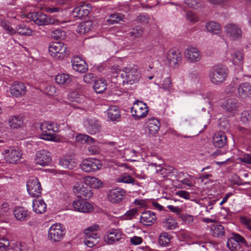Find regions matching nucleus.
I'll use <instances>...</instances> for the list:
<instances>
[{
	"instance_id": "423d86ee",
	"label": "nucleus",
	"mask_w": 251,
	"mask_h": 251,
	"mask_svg": "<svg viewBox=\"0 0 251 251\" xmlns=\"http://www.w3.org/2000/svg\"><path fill=\"white\" fill-rule=\"evenodd\" d=\"M66 234L64 226L60 223H55L49 228L48 232V237L52 242L60 241Z\"/></svg>"
},
{
	"instance_id": "f257e3e1",
	"label": "nucleus",
	"mask_w": 251,
	"mask_h": 251,
	"mask_svg": "<svg viewBox=\"0 0 251 251\" xmlns=\"http://www.w3.org/2000/svg\"><path fill=\"white\" fill-rule=\"evenodd\" d=\"M50 55L54 59L63 60L70 54L68 46L62 42H52L48 47Z\"/></svg>"
},
{
	"instance_id": "ea45409f",
	"label": "nucleus",
	"mask_w": 251,
	"mask_h": 251,
	"mask_svg": "<svg viewBox=\"0 0 251 251\" xmlns=\"http://www.w3.org/2000/svg\"><path fill=\"white\" fill-rule=\"evenodd\" d=\"M9 124L11 127L18 128L24 125L23 118L21 116H14L9 120Z\"/></svg>"
},
{
	"instance_id": "052dcab7",
	"label": "nucleus",
	"mask_w": 251,
	"mask_h": 251,
	"mask_svg": "<svg viewBox=\"0 0 251 251\" xmlns=\"http://www.w3.org/2000/svg\"><path fill=\"white\" fill-rule=\"evenodd\" d=\"M238 246V244L234 240V239L231 237L229 238L227 241V247L231 251H234Z\"/></svg>"
},
{
	"instance_id": "7ed1b4c3",
	"label": "nucleus",
	"mask_w": 251,
	"mask_h": 251,
	"mask_svg": "<svg viewBox=\"0 0 251 251\" xmlns=\"http://www.w3.org/2000/svg\"><path fill=\"white\" fill-rule=\"evenodd\" d=\"M40 130L41 131L40 134L41 139L56 142L61 141L59 136L56 134L57 129L54 126V124L47 122H43L40 125Z\"/></svg>"
},
{
	"instance_id": "4468645a",
	"label": "nucleus",
	"mask_w": 251,
	"mask_h": 251,
	"mask_svg": "<svg viewBox=\"0 0 251 251\" xmlns=\"http://www.w3.org/2000/svg\"><path fill=\"white\" fill-rule=\"evenodd\" d=\"M2 154L5 161L11 164L17 163L22 156V153L19 150L12 148L5 150Z\"/></svg>"
},
{
	"instance_id": "0e129e2a",
	"label": "nucleus",
	"mask_w": 251,
	"mask_h": 251,
	"mask_svg": "<svg viewBox=\"0 0 251 251\" xmlns=\"http://www.w3.org/2000/svg\"><path fill=\"white\" fill-rule=\"evenodd\" d=\"M142 34V29L138 27L133 28L130 32L131 36L133 38H139L141 36Z\"/></svg>"
},
{
	"instance_id": "aec40b11",
	"label": "nucleus",
	"mask_w": 251,
	"mask_h": 251,
	"mask_svg": "<svg viewBox=\"0 0 251 251\" xmlns=\"http://www.w3.org/2000/svg\"><path fill=\"white\" fill-rule=\"evenodd\" d=\"M73 191L78 197L89 199L93 195V192L87 187H85L82 182L75 183L73 187Z\"/></svg>"
},
{
	"instance_id": "f3484780",
	"label": "nucleus",
	"mask_w": 251,
	"mask_h": 251,
	"mask_svg": "<svg viewBox=\"0 0 251 251\" xmlns=\"http://www.w3.org/2000/svg\"><path fill=\"white\" fill-rule=\"evenodd\" d=\"M74 210L82 213H90L94 210L93 204L84 200H77L73 202Z\"/></svg>"
},
{
	"instance_id": "bf43d9fd",
	"label": "nucleus",
	"mask_w": 251,
	"mask_h": 251,
	"mask_svg": "<svg viewBox=\"0 0 251 251\" xmlns=\"http://www.w3.org/2000/svg\"><path fill=\"white\" fill-rule=\"evenodd\" d=\"M181 218L183 222L188 224L192 225L194 223V217L192 215L186 213L183 214L181 216Z\"/></svg>"
},
{
	"instance_id": "8fccbe9b",
	"label": "nucleus",
	"mask_w": 251,
	"mask_h": 251,
	"mask_svg": "<svg viewBox=\"0 0 251 251\" xmlns=\"http://www.w3.org/2000/svg\"><path fill=\"white\" fill-rule=\"evenodd\" d=\"M75 140L77 142L81 144H92L94 143V139L91 137L84 134H78L75 137Z\"/></svg>"
},
{
	"instance_id": "4c0bfd02",
	"label": "nucleus",
	"mask_w": 251,
	"mask_h": 251,
	"mask_svg": "<svg viewBox=\"0 0 251 251\" xmlns=\"http://www.w3.org/2000/svg\"><path fill=\"white\" fill-rule=\"evenodd\" d=\"M210 232L215 237L222 236L225 234V228L218 223L214 224L211 226Z\"/></svg>"
},
{
	"instance_id": "09e8293b",
	"label": "nucleus",
	"mask_w": 251,
	"mask_h": 251,
	"mask_svg": "<svg viewBox=\"0 0 251 251\" xmlns=\"http://www.w3.org/2000/svg\"><path fill=\"white\" fill-rule=\"evenodd\" d=\"M99 236H85L84 242L85 245L88 247L92 248L99 243Z\"/></svg>"
},
{
	"instance_id": "58836bf2",
	"label": "nucleus",
	"mask_w": 251,
	"mask_h": 251,
	"mask_svg": "<svg viewBox=\"0 0 251 251\" xmlns=\"http://www.w3.org/2000/svg\"><path fill=\"white\" fill-rule=\"evenodd\" d=\"M93 28L92 22L87 21L79 24L76 28V31L80 34H84L89 32Z\"/></svg>"
},
{
	"instance_id": "ddd939ff",
	"label": "nucleus",
	"mask_w": 251,
	"mask_h": 251,
	"mask_svg": "<svg viewBox=\"0 0 251 251\" xmlns=\"http://www.w3.org/2000/svg\"><path fill=\"white\" fill-rule=\"evenodd\" d=\"M126 196V191L120 188H115L109 190L106 193L107 201L112 203H119Z\"/></svg>"
},
{
	"instance_id": "2eb2a0df",
	"label": "nucleus",
	"mask_w": 251,
	"mask_h": 251,
	"mask_svg": "<svg viewBox=\"0 0 251 251\" xmlns=\"http://www.w3.org/2000/svg\"><path fill=\"white\" fill-rule=\"evenodd\" d=\"M124 235L119 229H111L105 233L104 241L107 244L112 245L124 238Z\"/></svg>"
},
{
	"instance_id": "79ce46f5",
	"label": "nucleus",
	"mask_w": 251,
	"mask_h": 251,
	"mask_svg": "<svg viewBox=\"0 0 251 251\" xmlns=\"http://www.w3.org/2000/svg\"><path fill=\"white\" fill-rule=\"evenodd\" d=\"M205 27L207 31L215 34H219L222 29L220 25L214 21L207 23Z\"/></svg>"
},
{
	"instance_id": "69168bd1",
	"label": "nucleus",
	"mask_w": 251,
	"mask_h": 251,
	"mask_svg": "<svg viewBox=\"0 0 251 251\" xmlns=\"http://www.w3.org/2000/svg\"><path fill=\"white\" fill-rule=\"evenodd\" d=\"M60 10V7L58 6L50 5L45 8V11L48 13H57Z\"/></svg>"
},
{
	"instance_id": "4be33fe9",
	"label": "nucleus",
	"mask_w": 251,
	"mask_h": 251,
	"mask_svg": "<svg viewBox=\"0 0 251 251\" xmlns=\"http://www.w3.org/2000/svg\"><path fill=\"white\" fill-rule=\"evenodd\" d=\"M9 92L13 97H21L26 94V88L23 82H15L10 86Z\"/></svg>"
},
{
	"instance_id": "1a4fd4ad",
	"label": "nucleus",
	"mask_w": 251,
	"mask_h": 251,
	"mask_svg": "<svg viewBox=\"0 0 251 251\" xmlns=\"http://www.w3.org/2000/svg\"><path fill=\"white\" fill-rule=\"evenodd\" d=\"M159 120L155 117L147 119L144 124V130L146 135L149 137H153L158 132L160 128Z\"/></svg>"
},
{
	"instance_id": "f8f14e48",
	"label": "nucleus",
	"mask_w": 251,
	"mask_h": 251,
	"mask_svg": "<svg viewBox=\"0 0 251 251\" xmlns=\"http://www.w3.org/2000/svg\"><path fill=\"white\" fill-rule=\"evenodd\" d=\"M27 190L32 197L38 198L41 196L42 187L39 179L36 177H31L26 182Z\"/></svg>"
},
{
	"instance_id": "774afa93",
	"label": "nucleus",
	"mask_w": 251,
	"mask_h": 251,
	"mask_svg": "<svg viewBox=\"0 0 251 251\" xmlns=\"http://www.w3.org/2000/svg\"><path fill=\"white\" fill-rule=\"evenodd\" d=\"M186 17L191 22L195 23L199 21L198 17L191 11H188L186 13Z\"/></svg>"
},
{
	"instance_id": "5fc2aeb1",
	"label": "nucleus",
	"mask_w": 251,
	"mask_h": 251,
	"mask_svg": "<svg viewBox=\"0 0 251 251\" xmlns=\"http://www.w3.org/2000/svg\"><path fill=\"white\" fill-rule=\"evenodd\" d=\"M240 220L241 224L251 232V219L246 216H241Z\"/></svg>"
},
{
	"instance_id": "473e14b6",
	"label": "nucleus",
	"mask_w": 251,
	"mask_h": 251,
	"mask_svg": "<svg viewBox=\"0 0 251 251\" xmlns=\"http://www.w3.org/2000/svg\"><path fill=\"white\" fill-rule=\"evenodd\" d=\"M221 106L226 111L233 112L237 109V100L234 98H229L222 102Z\"/></svg>"
},
{
	"instance_id": "e2e57ef3",
	"label": "nucleus",
	"mask_w": 251,
	"mask_h": 251,
	"mask_svg": "<svg viewBox=\"0 0 251 251\" xmlns=\"http://www.w3.org/2000/svg\"><path fill=\"white\" fill-rule=\"evenodd\" d=\"M1 25L3 28L7 31V32L11 35L16 33V28L14 29L10 25L5 22H2Z\"/></svg>"
},
{
	"instance_id": "a19ab883",
	"label": "nucleus",
	"mask_w": 251,
	"mask_h": 251,
	"mask_svg": "<svg viewBox=\"0 0 251 251\" xmlns=\"http://www.w3.org/2000/svg\"><path fill=\"white\" fill-rule=\"evenodd\" d=\"M172 238V236L169 233L166 232H162L159 236L158 243L161 246H168Z\"/></svg>"
},
{
	"instance_id": "6e6d98bb",
	"label": "nucleus",
	"mask_w": 251,
	"mask_h": 251,
	"mask_svg": "<svg viewBox=\"0 0 251 251\" xmlns=\"http://www.w3.org/2000/svg\"><path fill=\"white\" fill-rule=\"evenodd\" d=\"M51 35L54 39L57 40L64 37L65 32L60 29H56L51 32Z\"/></svg>"
},
{
	"instance_id": "de8ad7c7",
	"label": "nucleus",
	"mask_w": 251,
	"mask_h": 251,
	"mask_svg": "<svg viewBox=\"0 0 251 251\" xmlns=\"http://www.w3.org/2000/svg\"><path fill=\"white\" fill-rule=\"evenodd\" d=\"M68 99L72 101H75L78 103H83L84 101L83 96L79 95L76 91H73L69 93L68 95Z\"/></svg>"
},
{
	"instance_id": "b1692460",
	"label": "nucleus",
	"mask_w": 251,
	"mask_h": 251,
	"mask_svg": "<svg viewBox=\"0 0 251 251\" xmlns=\"http://www.w3.org/2000/svg\"><path fill=\"white\" fill-rule=\"evenodd\" d=\"M156 220L155 214L150 210L142 212L140 216V222L145 226H151Z\"/></svg>"
},
{
	"instance_id": "5701e85b",
	"label": "nucleus",
	"mask_w": 251,
	"mask_h": 251,
	"mask_svg": "<svg viewBox=\"0 0 251 251\" xmlns=\"http://www.w3.org/2000/svg\"><path fill=\"white\" fill-rule=\"evenodd\" d=\"M71 62L73 69L77 72L84 73L88 70V66L85 61L79 56L73 57Z\"/></svg>"
},
{
	"instance_id": "603ef678",
	"label": "nucleus",
	"mask_w": 251,
	"mask_h": 251,
	"mask_svg": "<svg viewBox=\"0 0 251 251\" xmlns=\"http://www.w3.org/2000/svg\"><path fill=\"white\" fill-rule=\"evenodd\" d=\"M123 154L126 160L135 161V160L131 159V157L136 156V151L135 150L129 148L125 149L123 151Z\"/></svg>"
},
{
	"instance_id": "9d476101",
	"label": "nucleus",
	"mask_w": 251,
	"mask_h": 251,
	"mask_svg": "<svg viewBox=\"0 0 251 251\" xmlns=\"http://www.w3.org/2000/svg\"><path fill=\"white\" fill-rule=\"evenodd\" d=\"M182 60V55L180 50L173 48L168 51L166 55V63L170 67L177 68Z\"/></svg>"
},
{
	"instance_id": "c85d7f7f",
	"label": "nucleus",
	"mask_w": 251,
	"mask_h": 251,
	"mask_svg": "<svg viewBox=\"0 0 251 251\" xmlns=\"http://www.w3.org/2000/svg\"><path fill=\"white\" fill-rule=\"evenodd\" d=\"M107 118L112 121H118L121 118V111L119 108L115 105L108 107L106 111Z\"/></svg>"
},
{
	"instance_id": "a211bd4d",
	"label": "nucleus",
	"mask_w": 251,
	"mask_h": 251,
	"mask_svg": "<svg viewBox=\"0 0 251 251\" xmlns=\"http://www.w3.org/2000/svg\"><path fill=\"white\" fill-rule=\"evenodd\" d=\"M84 126L87 131L90 134H95L100 130L99 121L93 117L86 119L84 121Z\"/></svg>"
},
{
	"instance_id": "72a5a7b5",
	"label": "nucleus",
	"mask_w": 251,
	"mask_h": 251,
	"mask_svg": "<svg viewBox=\"0 0 251 251\" xmlns=\"http://www.w3.org/2000/svg\"><path fill=\"white\" fill-rule=\"evenodd\" d=\"M231 61L233 65L239 66L242 70L244 64V55L240 51H236L231 54Z\"/></svg>"
},
{
	"instance_id": "7c9ffc66",
	"label": "nucleus",
	"mask_w": 251,
	"mask_h": 251,
	"mask_svg": "<svg viewBox=\"0 0 251 251\" xmlns=\"http://www.w3.org/2000/svg\"><path fill=\"white\" fill-rule=\"evenodd\" d=\"M159 88L166 91L169 94H172L175 92V89L174 87L172 79L170 77H167L164 78L160 83L157 84Z\"/></svg>"
},
{
	"instance_id": "20e7f679",
	"label": "nucleus",
	"mask_w": 251,
	"mask_h": 251,
	"mask_svg": "<svg viewBox=\"0 0 251 251\" xmlns=\"http://www.w3.org/2000/svg\"><path fill=\"white\" fill-rule=\"evenodd\" d=\"M228 73V69L226 66H215L209 72V79L213 84L219 85L225 81Z\"/></svg>"
},
{
	"instance_id": "3c124183",
	"label": "nucleus",
	"mask_w": 251,
	"mask_h": 251,
	"mask_svg": "<svg viewBox=\"0 0 251 251\" xmlns=\"http://www.w3.org/2000/svg\"><path fill=\"white\" fill-rule=\"evenodd\" d=\"M124 15L122 14L114 13L111 14L107 20V23L108 25H113L122 21L124 19Z\"/></svg>"
},
{
	"instance_id": "c9c22d12",
	"label": "nucleus",
	"mask_w": 251,
	"mask_h": 251,
	"mask_svg": "<svg viewBox=\"0 0 251 251\" xmlns=\"http://www.w3.org/2000/svg\"><path fill=\"white\" fill-rule=\"evenodd\" d=\"M107 82L104 78H99L94 81L93 88L97 93H102L107 88Z\"/></svg>"
},
{
	"instance_id": "cd10ccee",
	"label": "nucleus",
	"mask_w": 251,
	"mask_h": 251,
	"mask_svg": "<svg viewBox=\"0 0 251 251\" xmlns=\"http://www.w3.org/2000/svg\"><path fill=\"white\" fill-rule=\"evenodd\" d=\"M83 181L90 188L95 189H100L103 185L101 180L94 176H85L83 178Z\"/></svg>"
},
{
	"instance_id": "412c9836",
	"label": "nucleus",
	"mask_w": 251,
	"mask_h": 251,
	"mask_svg": "<svg viewBox=\"0 0 251 251\" xmlns=\"http://www.w3.org/2000/svg\"><path fill=\"white\" fill-rule=\"evenodd\" d=\"M92 10L91 6L87 3H83L76 6L72 12L74 17L81 19L82 17L88 16Z\"/></svg>"
},
{
	"instance_id": "bb28decb",
	"label": "nucleus",
	"mask_w": 251,
	"mask_h": 251,
	"mask_svg": "<svg viewBox=\"0 0 251 251\" xmlns=\"http://www.w3.org/2000/svg\"><path fill=\"white\" fill-rule=\"evenodd\" d=\"M226 136L224 132H219L213 136V144L215 147L222 148L226 144Z\"/></svg>"
},
{
	"instance_id": "393cba45",
	"label": "nucleus",
	"mask_w": 251,
	"mask_h": 251,
	"mask_svg": "<svg viewBox=\"0 0 251 251\" xmlns=\"http://www.w3.org/2000/svg\"><path fill=\"white\" fill-rule=\"evenodd\" d=\"M32 208L34 212L37 214H42L47 210V205L41 196L33 200Z\"/></svg>"
},
{
	"instance_id": "c756f323",
	"label": "nucleus",
	"mask_w": 251,
	"mask_h": 251,
	"mask_svg": "<svg viewBox=\"0 0 251 251\" xmlns=\"http://www.w3.org/2000/svg\"><path fill=\"white\" fill-rule=\"evenodd\" d=\"M13 213L16 219L21 221H25L30 217V212L23 207H15Z\"/></svg>"
},
{
	"instance_id": "6e6552de",
	"label": "nucleus",
	"mask_w": 251,
	"mask_h": 251,
	"mask_svg": "<svg viewBox=\"0 0 251 251\" xmlns=\"http://www.w3.org/2000/svg\"><path fill=\"white\" fill-rule=\"evenodd\" d=\"M224 30L226 37L231 41H238L242 38L243 32L241 27L233 23L226 24Z\"/></svg>"
},
{
	"instance_id": "9b49d317",
	"label": "nucleus",
	"mask_w": 251,
	"mask_h": 251,
	"mask_svg": "<svg viewBox=\"0 0 251 251\" xmlns=\"http://www.w3.org/2000/svg\"><path fill=\"white\" fill-rule=\"evenodd\" d=\"M102 166L101 161L94 158L84 159L80 164L81 170L86 173L95 172L100 169Z\"/></svg>"
},
{
	"instance_id": "2f4dec72",
	"label": "nucleus",
	"mask_w": 251,
	"mask_h": 251,
	"mask_svg": "<svg viewBox=\"0 0 251 251\" xmlns=\"http://www.w3.org/2000/svg\"><path fill=\"white\" fill-rule=\"evenodd\" d=\"M73 76L65 73H59L55 76V81L59 85L65 86L70 83L72 81Z\"/></svg>"
},
{
	"instance_id": "4d7b16f0",
	"label": "nucleus",
	"mask_w": 251,
	"mask_h": 251,
	"mask_svg": "<svg viewBox=\"0 0 251 251\" xmlns=\"http://www.w3.org/2000/svg\"><path fill=\"white\" fill-rule=\"evenodd\" d=\"M96 75L92 73H87L83 76V81L86 84H91L95 81Z\"/></svg>"
},
{
	"instance_id": "37998d69",
	"label": "nucleus",
	"mask_w": 251,
	"mask_h": 251,
	"mask_svg": "<svg viewBox=\"0 0 251 251\" xmlns=\"http://www.w3.org/2000/svg\"><path fill=\"white\" fill-rule=\"evenodd\" d=\"M138 210L137 208H131L127 210L124 215L118 217V221L130 220L134 218L137 215Z\"/></svg>"
},
{
	"instance_id": "a878e982",
	"label": "nucleus",
	"mask_w": 251,
	"mask_h": 251,
	"mask_svg": "<svg viewBox=\"0 0 251 251\" xmlns=\"http://www.w3.org/2000/svg\"><path fill=\"white\" fill-rule=\"evenodd\" d=\"M238 93L242 99H246L251 96V84L249 82H243L238 87Z\"/></svg>"
},
{
	"instance_id": "864d4df0",
	"label": "nucleus",
	"mask_w": 251,
	"mask_h": 251,
	"mask_svg": "<svg viewBox=\"0 0 251 251\" xmlns=\"http://www.w3.org/2000/svg\"><path fill=\"white\" fill-rule=\"evenodd\" d=\"M98 142L94 139V143L92 144H87L88 145V151L91 155L95 154L99 152V147L98 146Z\"/></svg>"
},
{
	"instance_id": "f03ea898",
	"label": "nucleus",
	"mask_w": 251,
	"mask_h": 251,
	"mask_svg": "<svg viewBox=\"0 0 251 251\" xmlns=\"http://www.w3.org/2000/svg\"><path fill=\"white\" fill-rule=\"evenodd\" d=\"M17 14H19V13ZM19 14L22 18L27 17L31 21L40 26L48 25H58L60 23L58 21L53 19L41 12L30 13L27 15V13H24L22 11L20 12Z\"/></svg>"
},
{
	"instance_id": "e433bc0d",
	"label": "nucleus",
	"mask_w": 251,
	"mask_h": 251,
	"mask_svg": "<svg viewBox=\"0 0 251 251\" xmlns=\"http://www.w3.org/2000/svg\"><path fill=\"white\" fill-rule=\"evenodd\" d=\"M116 181L118 183L138 185V183L135 180V179L127 173H124L122 174L117 178Z\"/></svg>"
},
{
	"instance_id": "f704fd0d",
	"label": "nucleus",
	"mask_w": 251,
	"mask_h": 251,
	"mask_svg": "<svg viewBox=\"0 0 251 251\" xmlns=\"http://www.w3.org/2000/svg\"><path fill=\"white\" fill-rule=\"evenodd\" d=\"M59 164L64 168L72 169L76 165L77 162L71 157H64L60 159Z\"/></svg>"
},
{
	"instance_id": "0eeeda50",
	"label": "nucleus",
	"mask_w": 251,
	"mask_h": 251,
	"mask_svg": "<svg viewBox=\"0 0 251 251\" xmlns=\"http://www.w3.org/2000/svg\"><path fill=\"white\" fill-rule=\"evenodd\" d=\"M149 111V107L147 104L139 100H136L133 103L130 109L131 116L135 120H139L147 117Z\"/></svg>"
},
{
	"instance_id": "a18cd8bd",
	"label": "nucleus",
	"mask_w": 251,
	"mask_h": 251,
	"mask_svg": "<svg viewBox=\"0 0 251 251\" xmlns=\"http://www.w3.org/2000/svg\"><path fill=\"white\" fill-rule=\"evenodd\" d=\"M33 31L30 28L24 24H20L16 27V33L25 36H30L32 34Z\"/></svg>"
},
{
	"instance_id": "49530a36",
	"label": "nucleus",
	"mask_w": 251,
	"mask_h": 251,
	"mask_svg": "<svg viewBox=\"0 0 251 251\" xmlns=\"http://www.w3.org/2000/svg\"><path fill=\"white\" fill-rule=\"evenodd\" d=\"M163 226L167 229H174L177 226V223L171 216L165 218L163 221Z\"/></svg>"
},
{
	"instance_id": "338daca9",
	"label": "nucleus",
	"mask_w": 251,
	"mask_h": 251,
	"mask_svg": "<svg viewBox=\"0 0 251 251\" xmlns=\"http://www.w3.org/2000/svg\"><path fill=\"white\" fill-rule=\"evenodd\" d=\"M234 240L237 242V243L239 245V243L242 244H246V242L245 239L243 237L239 235L237 233H234L232 234V236H231Z\"/></svg>"
},
{
	"instance_id": "680f3d73",
	"label": "nucleus",
	"mask_w": 251,
	"mask_h": 251,
	"mask_svg": "<svg viewBox=\"0 0 251 251\" xmlns=\"http://www.w3.org/2000/svg\"><path fill=\"white\" fill-rule=\"evenodd\" d=\"M45 93L49 96H53L57 93V89L54 85H48L45 89Z\"/></svg>"
},
{
	"instance_id": "6ab92c4d",
	"label": "nucleus",
	"mask_w": 251,
	"mask_h": 251,
	"mask_svg": "<svg viewBox=\"0 0 251 251\" xmlns=\"http://www.w3.org/2000/svg\"><path fill=\"white\" fill-rule=\"evenodd\" d=\"M184 55L186 60L192 63L199 62L201 57V51L197 48L192 47L185 50Z\"/></svg>"
},
{
	"instance_id": "39448f33",
	"label": "nucleus",
	"mask_w": 251,
	"mask_h": 251,
	"mask_svg": "<svg viewBox=\"0 0 251 251\" xmlns=\"http://www.w3.org/2000/svg\"><path fill=\"white\" fill-rule=\"evenodd\" d=\"M121 77L125 83L132 84L138 81L139 74L133 65H128L124 67L121 73Z\"/></svg>"
},
{
	"instance_id": "13d9d810",
	"label": "nucleus",
	"mask_w": 251,
	"mask_h": 251,
	"mask_svg": "<svg viewBox=\"0 0 251 251\" xmlns=\"http://www.w3.org/2000/svg\"><path fill=\"white\" fill-rule=\"evenodd\" d=\"M10 205L9 203L4 201H0V214H3L9 211Z\"/></svg>"
},
{
	"instance_id": "dca6fc26",
	"label": "nucleus",
	"mask_w": 251,
	"mask_h": 251,
	"mask_svg": "<svg viewBox=\"0 0 251 251\" xmlns=\"http://www.w3.org/2000/svg\"><path fill=\"white\" fill-rule=\"evenodd\" d=\"M34 160L36 164L42 167L48 166L51 161L50 153L45 150L39 151L36 152Z\"/></svg>"
},
{
	"instance_id": "c03bdc74",
	"label": "nucleus",
	"mask_w": 251,
	"mask_h": 251,
	"mask_svg": "<svg viewBox=\"0 0 251 251\" xmlns=\"http://www.w3.org/2000/svg\"><path fill=\"white\" fill-rule=\"evenodd\" d=\"M100 228L99 225H92L85 229L84 233L85 236H99L97 232L100 230Z\"/></svg>"
}]
</instances>
